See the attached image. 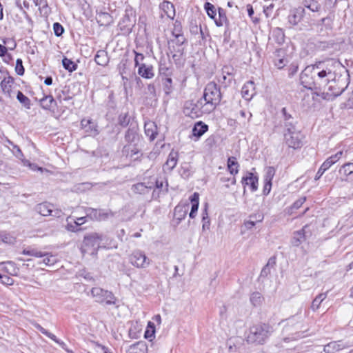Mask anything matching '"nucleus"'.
I'll list each match as a JSON object with an SVG mask.
<instances>
[{"label": "nucleus", "mask_w": 353, "mask_h": 353, "mask_svg": "<svg viewBox=\"0 0 353 353\" xmlns=\"http://www.w3.org/2000/svg\"><path fill=\"white\" fill-rule=\"evenodd\" d=\"M91 295L94 298L95 301L99 303L115 305L117 301V298L112 292L99 287L92 288Z\"/></svg>", "instance_id": "obj_6"}, {"label": "nucleus", "mask_w": 353, "mask_h": 353, "mask_svg": "<svg viewBox=\"0 0 353 353\" xmlns=\"http://www.w3.org/2000/svg\"><path fill=\"white\" fill-rule=\"evenodd\" d=\"M130 119L128 112L121 114L118 118V123L122 127H127L129 124L130 125Z\"/></svg>", "instance_id": "obj_51"}, {"label": "nucleus", "mask_w": 353, "mask_h": 353, "mask_svg": "<svg viewBox=\"0 0 353 353\" xmlns=\"http://www.w3.org/2000/svg\"><path fill=\"white\" fill-rule=\"evenodd\" d=\"M311 68L312 78L316 81L319 90L326 86L330 81H335L338 75L347 72L345 67L337 59H327L316 61L305 68V71Z\"/></svg>", "instance_id": "obj_1"}, {"label": "nucleus", "mask_w": 353, "mask_h": 353, "mask_svg": "<svg viewBox=\"0 0 353 353\" xmlns=\"http://www.w3.org/2000/svg\"><path fill=\"white\" fill-rule=\"evenodd\" d=\"M178 157V152L172 150L168 157V159L165 163L163 165V170L172 171L177 164Z\"/></svg>", "instance_id": "obj_28"}, {"label": "nucleus", "mask_w": 353, "mask_h": 353, "mask_svg": "<svg viewBox=\"0 0 353 353\" xmlns=\"http://www.w3.org/2000/svg\"><path fill=\"white\" fill-rule=\"evenodd\" d=\"M47 255L43 256V263L46 265L51 266L55 264L57 261V257L52 254L45 252Z\"/></svg>", "instance_id": "obj_53"}, {"label": "nucleus", "mask_w": 353, "mask_h": 353, "mask_svg": "<svg viewBox=\"0 0 353 353\" xmlns=\"http://www.w3.org/2000/svg\"><path fill=\"white\" fill-rule=\"evenodd\" d=\"M250 300L254 306H258L262 303L263 298L261 293L254 292L250 295Z\"/></svg>", "instance_id": "obj_47"}, {"label": "nucleus", "mask_w": 353, "mask_h": 353, "mask_svg": "<svg viewBox=\"0 0 353 353\" xmlns=\"http://www.w3.org/2000/svg\"><path fill=\"white\" fill-rule=\"evenodd\" d=\"M304 6L305 8H300L296 10V14L294 17H296V14H301L302 12H305L306 10L312 12H318L320 9V5L316 0L305 1L304 2Z\"/></svg>", "instance_id": "obj_31"}, {"label": "nucleus", "mask_w": 353, "mask_h": 353, "mask_svg": "<svg viewBox=\"0 0 353 353\" xmlns=\"http://www.w3.org/2000/svg\"><path fill=\"white\" fill-rule=\"evenodd\" d=\"M208 130V125L202 121H198L192 128L193 136L199 138Z\"/></svg>", "instance_id": "obj_35"}, {"label": "nucleus", "mask_w": 353, "mask_h": 353, "mask_svg": "<svg viewBox=\"0 0 353 353\" xmlns=\"http://www.w3.org/2000/svg\"><path fill=\"white\" fill-rule=\"evenodd\" d=\"M270 327L267 324H257L250 328L247 341L250 343L263 344L270 335Z\"/></svg>", "instance_id": "obj_5"}, {"label": "nucleus", "mask_w": 353, "mask_h": 353, "mask_svg": "<svg viewBox=\"0 0 353 353\" xmlns=\"http://www.w3.org/2000/svg\"><path fill=\"white\" fill-rule=\"evenodd\" d=\"M53 29L54 34L57 37H60L64 32V28L61 23H53Z\"/></svg>", "instance_id": "obj_59"}, {"label": "nucleus", "mask_w": 353, "mask_h": 353, "mask_svg": "<svg viewBox=\"0 0 353 353\" xmlns=\"http://www.w3.org/2000/svg\"><path fill=\"white\" fill-rule=\"evenodd\" d=\"M256 94L255 85L254 81H247L241 88V94L243 98L245 100H250L253 96Z\"/></svg>", "instance_id": "obj_22"}, {"label": "nucleus", "mask_w": 353, "mask_h": 353, "mask_svg": "<svg viewBox=\"0 0 353 353\" xmlns=\"http://www.w3.org/2000/svg\"><path fill=\"white\" fill-rule=\"evenodd\" d=\"M129 262L137 268L144 269L150 264V259L143 251L137 250L129 256Z\"/></svg>", "instance_id": "obj_7"}, {"label": "nucleus", "mask_w": 353, "mask_h": 353, "mask_svg": "<svg viewBox=\"0 0 353 353\" xmlns=\"http://www.w3.org/2000/svg\"><path fill=\"white\" fill-rule=\"evenodd\" d=\"M63 67L69 72H73L77 70V65L71 59L64 57L62 60Z\"/></svg>", "instance_id": "obj_44"}, {"label": "nucleus", "mask_w": 353, "mask_h": 353, "mask_svg": "<svg viewBox=\"0 0 353 353\" xmlns=\"http://www.w3.org/2000/svg\"><path fill=\"white\" fill-rule=\"evenodd\" d=\"M202 229L203 230H209L210 225V220L208 216L207 208H205L202 212Z\"/></svg>", "instance_id": "obj_52"}, {"label": "nucleus", "mask_w": 353, "mask_h": 353, "mask_svg": "<svg viewBox=\"0 0 353 353\" xmlns=\"http://www.w3.org/2000/svg\"><path fill=\"white\" fill-rule=\"evenodd\" d=\"M172 34L174 37L183 35L181 23H174Z\"/></svg>", "instance_id": "obj_58"}, {"label": "nucleus", "mask_w": 353, "mask_h": 353, "mask_svg": "<svg viewBox=\"0 0 353 353\" xmlns=\"http://www.w3.org/2000/svg\"><path fill=\"white\" fill-rule=\"evenodd\" d=\"M125 352L126 353H148V345L144 341H138L130 345Z\"/></svg>", "instance_id": "obj_30"}, {"label": "nucleus", "mask_w": 353, "mask_h": 353, "mask_svg": "<svg viewBox=\"0 0 353 353\" xmlns=\"http://www.w3.org/2000/svg\"><path fill=\"white\" fill-rule=\"evenodd\" d=\"M124 138L127 144L137 143L140 139L138 125L130 123V127L125 132Z\"/></svg>", "instance_id": "obj_17"}, {"label": "nucleus", "mask_w": 353, "mask_h": 353, "mask_svg": "<svg viewBox=\"0 0 353 353\" xmlns=\"http://www.w3.org/2000/svg\"><path fill=\"white\" fill-rule=\"evenodd\" d=\"M154 188V182H141L134 184L132 186V191L135 194H146Z\"/></svg>", "instance_id": "obj_19"}, {"label": "nucleus", "mask_w": 353, "mask_h": 353, "mask_svg": "<svg viewBox=\"0 0 353 353\" xmlns=\"http://www.w3.org/2000/svg\"><path fill=\"white\" fill-rule=\"evenodd\" d=\"M81 126L86 132L90 134L96 135L99 134L97 125L92 119H83L81 121Z\"/></svg>", "instance_id": "obj_25"}, {"label": "nucleus", "mask_w": 353, "mask_h": 353, "mask_svg": "<svg viewBox=\"0 0 353 353\" xmlns=\"http://www.w3.org/2000/svg\"><path fill=\"white\" fill-rule=\"evenodd\" d=\"M144 131L150 141H153L157 135V126L154 121H148L144 124Z\"/></svg>", "instance_id": "obj_26"}, {"label": "nucleus", "mask_w": 353, "mask_h": 353, "mask_svg": "<svg viewBox=\"0 0 353 353\" xmlns=\"http://www.w3.org/2000/svg\"><path fill=\"white\" fill-rule=\"evenodd\" d=\"M228 170L232 175H236L239 172V164L234 157H230L228 159Z\"/></svg>", "instance_id": "obj_37"}, {"label": "nucleus", "mask_w": 353, "mask_h": 353, "mask_svg": "<svg viewBox=\"0 0 353 353\" xmlns=\"http://www.w3.org/2000/svg\"><path fill=\"white\" fill-rule=\"evenodd\" d=\"M15 71L18 75L22 76L24 74L25 69L23 65V61L21 59H17Z\"/></svg>", "instance_id": "obj_55"}, {"label": "nucleus", "mask_w": 353, "mask_h": 353, "mask_svg": "<svg viewBox=\"0 0 353 353\" xmlns=\"http://www.w3.org/2000/svg\"><path fill=\"white\" fill-rule=\"evenodd\" d=\"M137 145V143L125 145L121 150L122 154L127 158L133 159L134 160H140V157L143 154Z\"/></svg>", "instance_id": "obj_16"}, {"label": "nucleus", "mask_w": 353, "mask_h": 353, "mask_svg": "<svg viewBox=\"0 0 353 353\" xmlns=\"http://www.w3.org/2000/svg\"><path fill=\"white\" fill-rule=\"evenodd\" d=\"M104 236L101 234L91 233L85 236L83 239V246L86 250L90 249L91 254L95 253L100 248L101 242L103 240Z\"/></svg>", "instance_id": "obj_8"}, {"label": "nucleus", "mask_w": 353, "mask_h": 353, "mask_svg": "<svg viewBox=\"0 0 353 353\" xmlns=\"http://www.w3.org/2000/svg\"><path fill=\"white\" fill-rule=\"evenodd\" d=\"M0 240L2 242L6 243H12V236L9 234H8L5 232H0Z\"/></svg>", "instance_id": "obj_60"}, {"label": "nucleus", "mask_w": 353, "mask_h": 353, "mask_svg": "<svg viewBox=\"0 0 353 353\" xmlns=\"http://www.w3.org/2000/svg\"><path fill=\"white\" fill-rule=\"evenodd\" d=\"M14 79L10 76L8 77H4L1 82V88L3 94L9 98H12L13 97V92L12 89Z\"/></svg>", "instance_id": "obj_23"}, {"label": "nucleus", "mask_w": 353, "mask_h": 353, "mask_svg": "<svg viewBox=\"0 0 353 353\" xmlns=\"http://www.w3.org/2000/svg\"><path fill=\"white\" fill-rule=\"evenodd\" d=\"M202 99L196 103L192 101H186L183 107V113L186 117L192 119L200 117L203 114L201 106L203 105Z\"/></svg>", "instance_id": "obj_9"}, {"label": "nucleus", "mask_w": 353, "mask_h": 353, "mask_svg": "<svg viewBox=\"0 0 353 353\" xmlns=\"http://www.w3.org/2000/svg\"><path fill=\"white\" fill-rule=\"evenodd\" d=\"M39 103L43 109L52 112H54L57 105V101L52 95H44L43 97L39 100Z\"/></svg>", "instance_id": "obj_20"}, {"label": "nucleus", "mask_w": 353, "mask_h": 353, "mask_svg": "<svg viewBox=\"0 0 353 353\" xmlns=\"http://www.w3.org/2000/svg\"><path fill=\"white\" fill-rule=\"evenodd\" d=\"M234 69L231 65H225L221 70V73L218 76V81L223 87L230 85L234 80Z\"/></svg>", "instance_id": "obj_11"}, {"label": "nucleus", "mask_w": 353, "mask_h": 353, "mask_svg": "<svg viewBox=\"0 0 353 353\" xmlns=\"http://www.w3.org/2000/svg\"><path fill=\"white\" fill-rule=\"evenodd\" d=\"M192 166L189 163H182L179 170V173L184 179H188L192 174Z\"/></svg>", "instance_id": "obj_36"}, {"label": "nucleus", "mask_w": 353, "mask_h": 353, "mask_svg": "<svg viewBox=\"0 0 353 353\" xmlns=\"http://www.w3.org/2000/svg\"><path fill=\"white\" fill-rule=\"evenodd\" d=\"M12 154L19 159L23 161L24 155L20 149V148L17 145H13V148L12 149Z\"/></svg>", "instance_id": "obj_57"}, {"label": "nucleus", "mask_w": 353, "mask_h": 353, "mask_svg": "<svg viewBox=\"0 0 353 353\" xmlns=\"http://www.w3.org/2000/svg\"><path fill=\"white\" fill-rule=\"evenodd\" d=\"M72 97L70 94L69 89L64 88L62 90H57L56 99L59 102L68 101L72 99Z\"/></svg>", "instance_id": "obj_38"}, {"label": "nucleus", "mask_w": 353, "mask_h": 353, "mask_svg": "<svg viewBox=\"0 0 353 353\" xmlns=\"http://www.w3.org/2000/svg\"><path fill=\"white\" fill-rule=\"evenodd\" d=\"M175 39L172 41V43L176 46H182L183 44L186 41V39L183 35L175 36Z\"/></svg>", "instance_id": "obj_63"}, {"label": "nucleus", "mask_w": 353, "mask_h": 353, "mask_svg": "<svg viewBox=\"0 0 353 353\" xmlns=\"http://www.w3.org/2000/svg\"><path fill=\"white\" fill-rule=\"evenodd\" d=\"M160 15L163 21L173 20L175 17L174 5L170 1H163L160 5Z\"/></svg>", "instance_id": "obj_14"}, {"label": "nucleus", "mask_w": 353, "mask_h": 353, "mask_svg": "<svg viewBox=\"0 0 353 353\" xmlns=\"http://www.w3.org/2000/svg\"><path fill=\"white\" fill-rule=\"evenodd\" d=\"M305 201H306L305 196L299 198V199H297L296 201L294 202V203L292 205V208L294 209V210H297V209L300 208L303 205V204L305 203Z\"/></svg>", "instance_id": "obj_64"}, {"label": "nucleus", "mask_w": 353, "mask_h": 353, "mask_svg": "<svg viewBox=\"0 0 353 353\" xmlns=\"http://www.w3.org/2000/svg\"><path fill=\"white\" fill-rule=\"evenodd\" d=\"M204 8H205L208 15L212 19H214V22H217V21L216 19V9L215 6L209 2H205L204 4Z\"/></svg>", "instance_id": "obj_42"}, {"label": "nucleus", "mask_w": 353, "mask_h": 353, "mask_svg": "<svg viewBox=\"0 0 353 353\" xmlns=\"http://www.w3.org/2000/svg\"><path fill=\"white\" fill-rule=\"evenodd\" d=\"M301 84L309 90H319L316 81L312 78L310 79L308 75L304 72L301 74Z\"/></svg>", "instance_id": "obj_32"}, {"label": "nucleus", "mask_w": 353, "mask_h": 353, "mask_svg": "<svg viewBox=\"0 0 353 353\" xmlns=\"http://www.w3.org/2000/svg\"><path fill=\"white\" fill-rule=\"evenodd\" d=\"M326 296H327L326 293H321V294H319L318 296H316L312 303V305H311L312 310L315 311L317 309H319L321 303L326 298Z\"/></svg>", "instance_id": "obj_46"}, {"label": "nucleus", "mask_w": 353, "mask_h": 353, "mask_svg": "<svg viewBox=\"0 0 353 353\" xmlns=\"http://www.w3.org/2000/svg\"><path fill=\"white\" fill-rule=\"evenodd\" d=\"M85 212L90 219L98 221H105L111 215V212L109 210L92 208H86Z\"/></svg>", "instance_id": "obj_13"}, {"label": "nucleus", "mask_w": 353, "mask_h": 353, "mask_svg": "<svg viewBox=\"0 0 353 353\" xmlns=\"http://www.w3.org/2000/svg\"><path fill=\"white\" fill-rule=\"evenodd\" d=\"M94 61L99 65L105 66L109 62L108 52L103 50H98L95 54Z\"/></svg>", "instance_id": "obj_34"}, {"label": "nucleus", "mask_w": 353, "mask_h": 353, "mask_svg": "<svg viewBox=\"0 0 353 353\" xmlns=\"http://www.w3.org/2000/svg\"><path fill=\"white\" fill-rule=\"evenodd\" d=\"M222 94L220 88L214 81L209 82L205 87L202 100L205 105H210L214 110L221 102Z\"/></svg>", "instance_id": "obj_4"}, {"label": "nucleus", "mask_w": 353, "mask_h": 353, "mask_svg": "<svg viewBox=\"0 0 353 353\" xmlns=\"http://www.w3.org/2000/svg\"><path fill=\"white\" fill-rule=\"evenodd\" d=\"M264 181L272 182L275 175L276 170L273 166L267 167L265 170Z\"/></svg>", "instance_id": "obj_50"}, {"label": "nucleus", "mask_w": 353, "mask_h": 353, "mask_svg": "<svg viewBox=\"0 0 353 353\" xmlns=\"http://www.w3.org/2000/svg\"><path fill=\"white\" fill-rule=\"evenodd\" d=\"M259 177L252 172H248L247 176L242 178V183L245 185H250L252 192L258 189Z\"/></svg>", "instance_id": "obj_24"}, {"label": "nucleus", "mask_w": 353, "mask_h": 353, "mask_svg": "<svg viewBox=\"0 0 353 353\" xmlns=\"http://www.w3.org/2000/svg\"><path fill=\"white\" fill-rule=\"evenodd\" d=\"M163 90L166 94L172 91V79L170 77H163Z\"/></svg>", "instance_id": "obj_48"}, {"label": "nucleus", "mask_w": 353, "mask_h": 353, "mask_svg": "<svg viewBox=\"0 0 353 353\" xmlns=\"http://www.w3.org/2000/svg\"><path fill=\"white\" fill-rule=\"evenodd\" d=\"M118 26H119V29L123 34H128L131 32L133 26H130V24L125 23H119Z\"/></svg>", "instance_id": "obj_56"}, {"label": "nucleus", "mask_w": 353, "mask_h": 353, "mask_svg": "<svg viewBox=\"0 0 353 353\" xmlns=\"http://www.w3.org/2000/svg\"><path fill=\"white\" fill-rule=\"evenodd\" d=\"M190 200L192 204L191 211L189 214V216L191 219H194L196 216V214L198 211L199 204V194L197 192H194L192 195L190 196Z\"/></svg>", "instance_id": "obj_33"}, {"label": "nucleus", "mask_w": 353, "mask_h": 353, "mask_svg": "<svg viewBox=\"0 0 353 353\" xmlns=\"http://www.w3.org/2000/svg\"><path fill=\"white\" fill-rule=\"evenodd\" d=\"M340 172H343V174L346 176H348L353 173V163H345L341 169L340 170Z\"/></svg>", "instance_id": "obj_54"}, {"label": "nucleus", "mask_w": 353, "mask_h": 353, "mask_svg": "<svg viewBox=\"0 0 353 353\" xmlns=\"http://www.w3.org/2000/svg\"><path fill=\"white\" fill-rule=\"evenodd\" d=\"M307 227V225H305L301 230L294 232L291 239V243L293 246L298 247L305 241V229Z\"/></svg>", "instance_id": "obj_27"}, {"label": "nucleus", "mask_w": 353, "mask_h": 353, "mask_svg": "<svg viewBox=\"0 0 353 353\" xmlns=\"http://www.w3.org/2000/svg\"><path fill=\"white\" fill-rule=\"evenodd\" d=\"M159 75L163 78L170 77L172 74V70L165 62L161 61L159 67Z\"/></svg>", "instance_id": "obj_41"}, {"label": "nucleus", "mask_w": 353, "mask_h": 353, "mask_svg": "<svg viewBox=\"0 0 353 353\" xmlns=\"http://www.w3.org/2000/svg\"><path fill=\"white\" fill-rule=\"evenodd\" d=\"M33 1L41 12H43L45 14H48L50 8L48 6L47 0H33Z\"/></svg>", "instance_id": "obj_49"}, {"label": "nucleus", "mask_w": 353, "mask_h": 353, "mask_svg": "<svg viewBox=\"0 0 353 353\" xmlns=\"http://www.w3.org/2000/svg\"><path fill=\"white\" fill-rule=\"evenodd\" d=\"M170 53H177V54H184V48L183 46H178L176 45H172L169 47Z\"/></svg>", "instance_id": "obj_62"}, {"label": "nucleus", "mask_w": 353, "mask_h": 353, "mask_svg": "<svg viewBox=\"0 0 353 353\" xmlns=\"http://www.w3.org/2000/svg\"><path fill=\"white\" fill-rule=\"evenodd\" d=\"M285 55V50L282 48L276 49L274 52V65L279 70L283 69L288 63Z\"/></svg>", "instance_id": "obj_18"}, {"label": "nucleus", "mask_w": 353, "mask_h": 353, "mask_svg": "<svg viewBox=\"0 0 353 353\" xmlns=\"http://www.w3.org/2000/svg\"><path fill=\"white\" fill-rule=\"evenodd\" d=\"M342 154L343 151H339L335 154L332 155L327 158L319 168L316 174L314 179L316 181L319 180L327 170H328L333 164L336 163L341 159Z\"/></svg>", "instance_id": "obj_12"}, {"label": "nucleus", "mask_w": 353, "mask_h": 353, "mask_svg": "<svg viewBox=\"0 0 353 353\" xmlns=\"http://www.w3.org/2000/svg\"><path fill=\"white\" fill-rule=\"evenodd\" d=\"M305 136L296 128L293 122H287L284 125L283 141L288 148L300 149L303 145Z\"/></svg>", "instance_id": "obj_3"}, {"label": "nucleus", "mask_w": 353, "mask_h": 353, "mask_svg": "<svg viewBox=\"0 0 353 353\" xmlns=\"http://www.w3.org/2000/svg\"><path fill=\"white\" fill-rule=\"evenodd\" d=\"M17 100L23 104V105L27 109L30 108L31 102L28 97H27L26 95L23 94L22 92L18 91L17 94Z\"/></svg>", "instance_id": "obj_45"}, {"label": "nucleus", "mask_w": 353, "mask_h": 353, "mask_svg": "<svg viewBox=\"0 0 353 353\" xmlns=\"http://www.w3.org/2000/svg\"><path fill=\"white\" fill-rule=\"evenodd\" d=\"M351 346V344L343 340L333 341L324 345L323 351L325 353H336Z\"/></svg>", "instance_id": "obj_15"}, {"label": "nucleus", "mask_w": 353, "mask_h": 353, "mask_svg": "<svg viewBox=\"0 0 353 353\" xmlns=\"http://www.w3.org/2000/svg\"><path fill=\"white\" fill-rule=\"evenodd\" d=\"M189 210V204H179L174 210V219L176 221V224H179L182 220H183Z\"/></svg>", "instance_id": "obj_21"}, {"label": "nucleus", "mask_w": 353, "mask_h": 353, "mask_svg": "<svg viewBox=\"0 0 353 353\" xmlns=\"http://www.w3.org/2000/svg\"><path fill=\"white\" fill-rule=\"evenodd\" d=\"M138 74L143 78L152 79L154 77V68L152 65L142 63L138 68Z\"/></svg>", "instance_id": "obj_29"}, {"label": "nucleus", "mask_w": 353, "mask_h": 353, "mask_svg": "<svg viewBox=\"0 0 353 353\" xmlns=\"http://www.w3.org/2000/svg\"><path fill=\"white\" fill-rule=\"evenodd\" d=\"M285 325L283 329L282 341L288 343L306 336L307 329L304 326L301 316H292L285 321Z\"/></svg>", "instance_id": "obj_2"}, {"label": "nucleus", "mask_w": 353, "mask_h": 353, "mask_svg": "<svg viewBox=\"0 0 353 353\" xmlns=\"http://www.w3.org/2000/svg\"><path fill=\"white\" fill-rule=\"evenodd\" d=\"M137 15L135 10L130 6H128L125 10V14L123 17V22H136Z\"/></svg>", "instance_id": "obj_39"}, {"label": "nucleus", "mask_w": 353, "mask_h": 353, "mask_svg": "<svg viewBox=\"0 0 353 353\" xmlns=\"http://www.w3.org/2000/svg\"><path fill=\"white\" fill-rule=\"evenodd\" d=\"M22 254L24 255L32 256L37 258H41L47 255L45 252L34 248L24 249L22 251Z\"/></svg>", "instance_id": "obj_43"}, {"label": "nucleus", "mask_w": 353, "mask_h": 353, "mask_svg": "<svg viewBox=\"0 0 353 353\" xmlns=\"http://www.w3.org/2000/svg\"><path fill=\"white\" fill-rule=\"evenodd\" d=\"M80 225H81V223H79V222L74 221L73 223H68L66 226V228L68 231L77 232V231L80 230V228H79Z\"/></svg>", "instance_id": "obj_61"}, {"label": "nucleus", "mask_w": 353, "mask_h": 353, "mask_svg": "<svg viewBox=\"0 0 353 353\" xmlns=\"http://www.w3.org/2000/svg\"><path fill=\"white\" fill-rule=\"evenodd\" d=\"M36 211L42 216H52L54 217H59L62 214V212L60 210L54 209L52 204L43 202L37 205Z\"/></svg>", "instance_id": "obj_10"}, {"label": "nucleus", "mask_w": 353, "mask_h": 353, "mask_svg": "<svg viewBox=\"0 0 353 353\" xmlns=\"http://www.w3.org/2000/svg\"><path fill=\"white\" fill-rule=\"evenodd\" d=\"M272 39L278 44L281 45L285 41V34L281 28H276L272 31Z\"/></svg>", "instance_id": "obj_40"}]
</instances>
